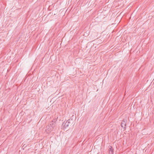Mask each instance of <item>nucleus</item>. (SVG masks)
Here are the masks:
<instances>
[{
	"label": "nucleus",
	"mask_w": 154,
	"mask_h": 154,
	"mask_svg": "<svg viewBox=\"0 0 154 154\" xmlns=\"http://www.w3.org/2000/svg\"><path fill=\"white\" fill-rule=\"evenodd\" d=\"M56 123H54V122L53 123V122H51L50 124L49 125L51 126L53 128H54V127L56 126Z\"/></svg>",
	"instance_id": "5"
},
{
	"label": "nucleus",
	"mask_w": 154,
	"mask_h": 154,
	"mask_svg": "<svg viewBox=\"0 0 154 154\" xmlns=\"http://www.w3.org/2000/svg\"><path fill=\"white\" fill-rule=\"evenodd\" d=\"M127 120L126 119H124L121 122V125L122 127L124 129H125L126 124Z\"/></svg>",
	"instance_id": "3"
},
{
	"label": "nucleus",
	"mask_w": 154,
	"mask_h": 154,
	"mask_svg": "<svg viewBox=\"0 0 154 154\" xmlns=\"http://www.w3.org/2000/svg\"><path fill=\"white\" fill-rule=\"evenodd\" d=\"M46 131L48 133L51 132L52 131L54 128H52V127L50 125H48L46 127Z\"/></svg>",
	"instance_id": "2"
},
{
	"label": "nucleus",
	"mask_w": 154,
	"mask_h": 154,
	"mask_svg": "<svg viewBox=\"0 0 154 154\" xmlns=\"http://www.w3.org/2000/svg\"><path fill=\"white\" fill-rule=\"evenodd\" d=\"M73 123L74 120L73 119H70L65 123L64 125V127L65 128H66L69 126H70L72 125Z\"/></svg>",
	"instance_id": "1"
},
{
	"label": "nucleus",
	"mask_w": 154,
	"mask_h": 154,
	"mask_svg": "<svg viewBox=\"0 0 154 154\" xmlns=\"http://www.w3.org/2000/svg\"><path fill=\"white\" fill-rule=\"evenodd\" d=\"M57 121V119H54L52 121H51V122H53V123L54 122V123H56V122Z\"/></svg>",
	"instance_id": "6"
},
{
	"label": "nucleus",
	"mask_w": 154,
	"mask_h": 154,
	"mask_svg": "<svg viewBox=\"0 0 154 154\" xmlns=\"http://www.w3.org/2000/svg\"><path fill=\"white\" fill-rule=\"evenodd\" d=\"M109 151L110 154H113V151L112 149V147L111 146H109Z\"/></svg>",
	"instance_id": "4"
}]
</instances>
